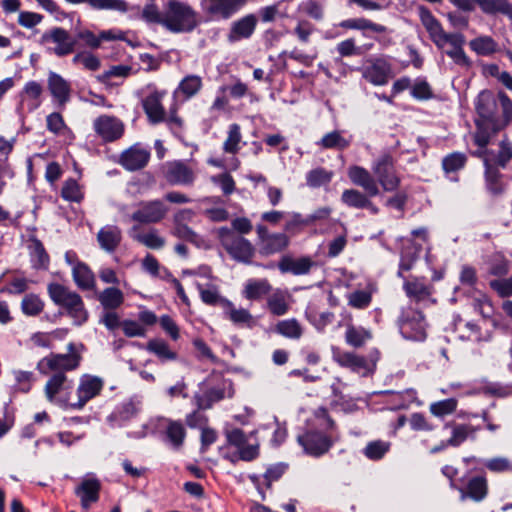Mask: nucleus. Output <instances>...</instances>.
I'll list each match as a JSON object with an SVG mask.
<instances>
[{"label": "nucleus", "instance_id": "obj_15", "mask_svg": "<svg viewBox=\"0 0 512 512\" xmlns=\"http://www.w3.org/2000/svg\"><path fill=\"white\" fill-rule=\"evenodd\" d=\"M142 402L137 396L130 397L119 403L111 414L107 417V421L111 426H124L127 422L135 418L141 410Z\"/></svg>", "mask_w": 512, "mask_h": 512}, {"label": "nucleus", "instance_id": "obj_32", "mask_svg": "<svg viewBox=\"0 0 512 512\" xmlns=\"http://www.w3.org/2000/svg\"><path fill=\"white\" fill-rule=\"evenodd\" d=\"M137 230L138 228L134 226L129 232L130 237L147 248L158 250L165 246V239L156 229L152 228L145 233H138Z\"/></svg>", "mask_w": 512, "mask_h": 512}, {"label": "nucleus", "instance_id": "obj_11", "mask_svg": "<svg viewBox=\"0 0 512 512\" xmlns=\"http://www.w3.org/2000/svg\"><path fill=\"white\" fill-rule=\"evenodd\" d=\"M105 381L103 378L91 374H83L79 379L77 387V401L71 403L70 408L81 410L84 406L95 397L99 396L104 388Z\"/></svg>", "mask_w": 512, "mask_h": 512}, {"label": "nucleus", "instance_id": "obj_59", "mask_svg": "<svg viewBox=\"0 0 512 512\" xmlns=\"http://www.w3.org/2000/svg\"><path fill=\"white\" fill-rule=\"evenodd\" d=\"M457 408V400L454 398H448L438 402H434L430 405V412L436 417H444L452 414Z\"/></svg>", "mask_w": 512, "mask_h": 512}, {"label": "nucleus", "instance_id": "obj_55", "mask_svg": "<svg viewBox=\"0 0 512 512\" xmlns=\"http://www.w3.org/2000/svg\"><path fill=\"white\" fill-rule=\"evenodd\" d=\"M477 392L496 397L512 396V383L503 385L497 382H489L479 388Z\"/></svg>", "mask_w": 512, "mask_h": 512}, {"label": "nucleus", "instance_id": "obj_5", "mask_svg": "<svg viewBox=\"0 0 512 512\" xmlns=\"http://www.w3.org/2000/svg\"><path fill=\"white\" fill-rule=\"evenodd\" d=\"M39 44L45 47L48 53L65 57L75 51L77 38L62 27H53L41 35Z\"/></svg>", "mask_w": 512, "mask_h": 512}, {"label": "nucleus", "instance_id": "obj_57", "mask_svg": "<svg viewBox=\"0 0 512 512\" xmlns=\"http://www.w3.org/2000/svg\"><path fill=\"white\" fill-rule=\"evenodd\" d=\"M502 175L500 172L489 165H486V182L488 190L493 194H501L504 190V185L501 182Z\"/></svg>", "mask_w": 512, "mask_h": 512}, {"label": "nucleus", "instance_id": "obj_6", "mask_svg": "<svg viewBox=\"0 0 512 512\" xmlns=\"http://www.w3.org/2000/svg\"><path fill=\"white\" fill-rule=\"evenodd\" d=\"M338 439L337 434L313 428L297 436L298 444L306 454L312 457H321L326 454Z\"/></svg>", "mask_w": 512, "mask_h": 512}, {"label": "nucleus", "instance_id": "obj_60", "mask_svg": "<svg viewBox=\"0 0 512 512\" xmlns=\"http://www.w3.org/2000/svg\"><path fill=\"white\" fill-rule=\"evenodd\" d=\"M61 195L65 200L80 202L83 198V193L76 180L68 179L64 182Z\"/></svg>", "mask_w": 512, "mask_h": 512}, {"label": "nucleus", "instance_id": "obj_12", "mask_svg": "<svg viewBox=\"0 0 512 512\" xmlns=\"http://www.w3.org/2000/svg\"><path fill=\"white\" fill-rule=\"evenodd\" d=\"M169 208L161 200L141 202L132 214L131 219L141 224H156L161 222Z\"/></svg>", "mask_w": 512, "mask_h": 512}, {"label": "nucleus", "instance_id": "obj_14", "mask_svg": "<svg viewBox=\"0 0 512 512\" xmlns=\"http://www.w3.org/2000/svg\"><path fill=\"white\" fill-rule=\"evenodd\" d=\"M248 0H202L203 11L217 19L228 20L235 15Z\"/></svg>", "mask_w": 512, "mask_h": 512}, {"label": "nucleus", "instance_id": "obj_31", "mask_svg": "<svg viewBox=\"0 0 512 512\" xmlns=\"http://www.w3.org/2000/svg\"><path fill=\"white\" fill-rule=\"evenodd\" d=\"M289 245V237L285 233H272L259 243V253L270 256L285 250Z\"/></svg>", "mask_w": 512, "mask_h": 512}, {"label": "nucleus", "instance_id": "obj_23", "mask_svg": "<svg viewBox=\"0 0 512 512\" xmlns=\"http://www.w3.org/2000/svg\"><path fill=\"white\" fill-rule=\"evenodd\" d=\"M48 89L52 97L56 100L60 107L66 105L70 100L71 86L61 75L50 72L48 76Z\"/></svg>", "mask_w": 512, "mask_h": 512}, {"label": "nucleus", "instance_id": "obj_62", "mask_svg": "<svg viewBox=\"0 0 512 512\" xmlns=\"http://www.w3.org/2000/svg\"><path fill=\"white\" fill-rule=\"evenodd\" d=\"M483 466L494 473L512 472V461L506 457L486 459Z\"/></svg>", "mask_w": 512, "mask_h": 512}, {"label": "nucleus", "instance_id": "obj_33", "mask_svg": "<svg viewBox=\"0 0 512 512\" xmlns=\"http://www.w3.org/2000/svg\"><path fill=\"white\" fill-rule=\"evenodd\" d=\"M481 11L487 15L501 14L512 20V3L510 0H474Z\"/></svg>", "mask_w": 512, "mask_h": 512}, {"label": "nucleus", "instance_id": "obj_64", "mask_svg": "<svg viewBox=\"0 0 512 512\" xmlns=\"http://www.w3.org/2000/svg\"><path fill=\"white\" fill-rule=\"evenodd\" d=\"M490 288L501 298L512 296V276L508 278L494 279L489 282Z\"/></svg>", "mask_w": 512, "mask_h": 512}, {"label": "nucleus", "instance_id": "obj_61", "mask_svg": "<svg viewBox=\"0 0 512 512\" xmlns=\"http://www.w3.org/2000/svg\"><path fill=\"white\" fill-rule=\"evenodd\" d=\"M466 162V156L462 153H451L442 161V167L445 173H453L462 169Z\"/></svg>", "mask_w": 512, "mask_h": 512}, {"label": "nucleus", "instance_id": "obj_27", "mask_svg": "<svg viewBox=\"0 0 512 512\" xmlns=\"http://www.w3.org/2000/svg\"><path fill=\"white\" fill-rule=\"evenodd\" d=\"M314 262L309 257L298 259L290 256H284L278 263V268L282 273H292L294 275H305L310 272Z\"/></svg>", "mask_w": 512, "mask_h": 512}, {"label": "nucleus", "instance_id": "obj_48", "mask_svg": "<svg viewBox=\"0 0 512 512\" xmlns=\"http://www.w3.org/2000/svg\"><path fill=\"white\" fill-rule=\"evenodd\" d=\"M99 301L105 309H116L123 303L124 295L120 289L109 287L100 293Z\"/></svg>", "mask_w": 512, "mask_h": 512}, {"label": "nucleus", "instance_id": "obj_19", "mask_svg": "<svg viewBox=\"0 0 512 512\" xmlns=\"http://www.w3.org/2000/svg\"><path fill=\"white\" fill-rule=\"evenodd\" d=\"M369 63V65L360 69L362 77L375 86L387 84L391 74L390 63L383 58L370 60Z\"/></svg>", "mask_w": 512, "mask_h": 512}, {"label": "nucleus", "instance_id": "obj_13", "mask_svg": "<svg viewBox=\"0 0 512 512\" xmlns=\"http://www.w3.org/2000/svg\"><path fill=\"white\" fill-rule=\"evenodd\" d=\"M93 129L104 142H114L124 134L123 122L112 115H100L93 121Z\"/></svg>", "mask_w": 512, "mask_h": 512}, {"label": "nucleus", "instance_id": "obj_18", "mask_svg": "<svg viewBox=\"0 0 512 512\" xmlns=\"http://www.w3.org/2000/svg\"><path fill=\"white\" fill-rule=\"evenodd\" d=\"M421 23L429 33L431 40L438 48L447 44V39L454 33H446L440 22L432 15L429 9L424 6L418 8Z\"/></svg>", "mask_w": 512, "mask_h": 512}, {"label": "nucleus", "instance_id": "obj_49", "mask_svg": "<svg viewBox=\"0 0 512 512\" xmlns=\"http://www.w3.org/2000/svg\"><path fill=\"white\" fill-rule=\"evenodd\" d=\"M391 443L383 440H374L367 443L363 449L366 458L377 461L382 459L390 450Z\"/></svg>", "mask_w": 512, "mask_h": 512}, {"label": "nucleus", "instance_id": "obj_39", "mask_svg": "<svg viewBox=\"0 0 512 512\" xmlns=\"http://www.w3.org/2000/svg\"><path fill=\"white\" fill-rule=\"evenodd\" d=\"M403 289L406 295L416 302L425 300L431 295V287L420 279L405 281Z\"/></svg>", "mask_w": 512, "mask_h": 512}, {"label": "nucleus", "instance_id": "obj_41", "mask_svg": "<svg viewBox=\"0 0 512 512\" xmlns=\"http://www.w3.org/2000/svg\"><path fill=\"white\" fill-rule=\"evenodd\" d=\"M345 338L347 343L353 348H362L368 341L372 339L370 330L363 327H356L353 325L348 326Z\"/></svg>", "mask_w": 512, "mask_h": 512}, {"label": "nucleus", "instance_id": "obj_30", "mask_svg": "<svg viewBox=\"0 0 512 512\" xmlns=\"http://www.w3.org/2000/svg\"><path fill=\"white\" fill-rule=\"evenodd\" d=\"M186 437V430L180 421L168 420L163 431V441L174 450H179Z\"/></svg>", "mask_w": 512, "mask_h": 512}, {"label": "nucleus", "instance_id": "obj_38", "mask_svg": "<svg viewBox=\"0 0 512 512\" xmlns=\"http://www.w3.org/2000/svg\"><path fill=\"white\" fill-rule=\"evenodd\" d=\"M452 427L451 437L448 439V444L452 447H458L464 443L469 436H473L477 428L471 424H453L446 423L445 428Z\"/></svg>", "mask_w": 512, "mask_h": 512}, {"label": "nucleus", "instance_id": "obj_63", "mask_svg": "<svg viewBox=\"0 0 512 512\" xmlns=\"http://www.w3.org/2000/svg\"><path fill=\"white\" fill-rule=\"evenodd\" d=\"M30 248L31 256L36 261L35 267L46 268L49 262V256L42 243L39 240H33Z\"/></svg>", "mask_w": 512, "mask_h": 512}, {"label": "nucleus", "instance_id": "obj_1", "mask_svg": "<svg viewBox=\"0 0 512 512\" xmlns=\"http://www.w3.org/2000/svg\"><path fill=\"white\" fill-rule=\"evenodd\" d=\"M80 362L81 354H49L38 362L37 369L41 374H51L44 387L45 396L50 403L70 408L73 381L65 373L78 368Z\"/></svg>", "mask_w": 512, "mask_h": 512}, {"label": "nucleus", "instance_id": "obj_29", "mask_svg": "<svg viewBox=\"0 0 512 512\" xmlns=\"http://www.w3.org/2000/svg\"><path fill=\"white\" fill-rule=\"evenodd\" d=\"M166 177L172 184L191 185L194 181V172L183 162L175 161L168 165Z\"/></svg>", "mask_w": 512, "mask_h": 512}, {"label": "nucleus", "instance_id": "obj_20", "mask_svg": "<svg viewBox=\"0 0 512 512\" xmlns=\"http://www.w3.org/2000/svg\"><path fill=\"white\" fill-rule=\"evenodd\" d=\"M347 174L350 181L354 185L361 187L368 196L375 197L379 195L380 188L377 181L366 168L358 165H352L348 168Z\"/></svg>", "mask_w": 512, "mask_h": 512}, {"label": "nucleus", "instance_id": "obj_58", "mask_svg": "<svg viewBox=\"0 0 512 512\" xmlns=\"http://www.w3.org/2000/svg\"><path fill=\"white\" fill-rule=\"evenodd\" d=\"M317 421V426L324 431L337 434V427L334 420L330 417L328 410L325 407H319L314 413Z\"/></svg>", "mask_w": 512, "mask_h": 512}, {"label": "nucleus", "instance_id": "obj_42", "mask_svg": "<svg viewBox=\"0 0 512 512\" xmlns=\"http://www.w3.org/2000/svg\"><path fill=\"white\" fill-rule=\"evenodd\" d=\"M339 26L344 29L351 30H366L369 29L376 33H385L387 28L384 25L374 23L365 18H352L346 19L339 23Z\"/></svg>", "mask_w": 512, "mask_h": 512}, {"label": "nucleus", "instance_id": "obj_36", "mask_svg": "<svg viewBox=\"0 0 512 512\" xmlns=\"http://www.w3.org/2000/svg\"><path fill=\"white\" fill-rule=\"evenodd\" d=\"M465 43V38L460 33H454L447 39V44H450L452 48L446 51V54L453 59V61L461 66H467L469 64L468 57L466 56L462 46Z\"/></svg>", "mask_w": 512, "mask_h": 512}, {"label": "nucleus", "instance_id": "obj_3", "mask_svg": "<svg viewBox=\"0 0 512 512\" xmlns=\"http://www.w3.org/2000/svg\"><path fill=\"white\" fill-rule=\"evenodd\" d=\"M142 92H146L141 100L142 108L147 117L149 124L157 125L166 123L168 128L177 133L183 128V119L177 114V105H171L169 113H167L162 101L167 95L166 90H160L154 83H148Z\"/></svg>", "mask_w": 512, "mask_h": 512}, {"label": "nucleus", "instance_id": "obj_53", "mask_svg": "<svg viewBox=\"0 0 512 512\" xmlns=\"http://www.w3.org/2000/svg\"><path fill=\"white\" fill-rule=\"evenodd\" d=\"M470 48L479 55H489L496 51V42L490 36L477 37L470 41Z\"/></svg>", "mask_w": 512, "mask_h": 512}, {"label": "nucleus", "instance_id": "obj_16", "mask_svg": "<svg viewBox=\"0 0 512 512\" xmlns=\"http://www.w3.org/2000/svg\"><path fill=\"white\" fill-rule=\"evenodd\" d=\"M234 395L232 383L229 380L223 379L219 384L213 386L200 394L195 396L198 409L205 410L212 407L216 402Z\"/></svg>", "mask_w": 512, "mask_h": 512}, {"label": "nucleus", "instance_id": "obj_22", "mask_svg": "<svg viewBox=\"0 0 512 512\" xmlns=\"http://www.w3.org/2000/svg\"><path fill=\"white\" fill-rule=\"evenodd\" d=\"M101 483L95 478L84 479L76 488L75 494L80 498L81 506L89 509L91 504L96 503L100 497Z\"/></svg>", "mask_w": 512, "mask_h": 512}, {"label": "nucleus", "instance_id": "obj_51", "mask_svg": "<svg viewBox=\"0 0 512 512\" xmlns=\"http://www.w3.org/2000/svg\"><path fill=\"white\" fill-rule=\"evenodd\" d=\"M333 177V173L324 168H316L309 171L306 175V183L309 187L318 188L328 184Z\"/></svg>", "mask_w": 512, "mask_h": 512}, {"label": "nucleus", "instance_id": "obj_50", "mask_svg": "<svg viewBox=\"0 0 512 512\" xmlns=\"http://www.w3.org/2000/svg\"><path fill=\"white\" fill-rule=\"evenodd\" d=\"M242 136L240 126L233 123L229 126L228 135L223 143V150L229 154H236L240 149Z\"/></svg>", "mask_w": 512, "mask_h": 512}, {"label": "nucleus", "instance_id": "obj_2", "mask_svg": "<svg viewBox=\"0 0 512 512\" xmlns=\"http://www.w3.org/2000/svg\"><path fill=\"white\" fill-rule=\"evenodd\" d=\"M140 18L148 25H159L174 33H190L200 24L199 13L186 1L168 0L160 8L154 0H147Z\"/></svg>", "mask_w": 512, "mask_h": 512}, {"label": "nucleus", "instance_id": "obj_43", "mask_svg": "<svg viewBox=\"0 0 512 512\" xmlns=\"http://www.w3.org/2000/svg\"><path fill=\"white\" fill-rule=\"evenodd\" d=\"M350 143V139L344 138L340 131L334 130L325 134L317 144L324 149L344 150Z\"/></svg>", "mask_w": 512, "mask_h": 512}, {"label": "nucleus", "instance_id": "obj_4", "mask_svg": "<svg viewBox=\"0 0 512 512\" xmlns=\"http://www.w3.org/2000/svg\"><path fill=\"white\" fill-rule=\"evenodd\" d=\"M47 290L51 300L63 307L75 324L82 325L87 321L88 312L79 294L59 283H50Z\"/></svg>", "mask_w": 512, "mask_h": 512}, {"label": "nucleus", "instance_id": "obj_26", "mask_svg": "<svg viewBox=\"0 0 512 512\" xmlns=\"http://www.w3.org/2000/svg\"><path fill=\"white\" fill-rule=\"evenodd\" d=\"M122 240V233L115 225H106L97 233V241L101 249L107 253H113Z\"/></svg>", "mask_w": 512, "mask_h": 512}, {"label": "nucleus", "instance_id": "obj_56", "mask_svg": "<svg viewBox=\"0 0 512 512\" xmlns=\"http://www.w3.org/2000/svg\"><path fill=\"white\" fill-rule=\"evenodd\" d=\"M72 63L74 65L81 64L85 69L90 71H97L101 66L99 58L87 51L75 54L72 58Z\"/></svg>", "mask_w": 512, "mask_h": 512}, {"label": "nucleus", "instance_id": "obj_17", "mask_svg": "<svg viewBox=\"0 0 512 512\" xmlns=\"http://www.w3.org/2000/svg\"><path fill=\"white\" fill-rule=\"evenodd\" d=\"M258 19L254 14H247L231 22L226 39L230 44L247 40L254 34Z\"/></svg>", "mask_w": 512, "mask_h": 512}, {"label": "nucleus", "instance_id": "obj_7", "mask_svg": "<svg viewBox=\"0 0 512 512\" xmlns=\"http://www.w3.org/2000/svg\"><path fill=\"white\" fill-rule=\"evenodd\" d=\"M219 238L222 246L234 260L243 263L251 262L254 247L247 239L224 227L219 229Z\"/></svg>", "mask_w": 512, "mask_h": 512}, {"label": "nucleus", "instance_id": "obj_24", "mask_svg": "<svg viewBox=\"0 0 512 512\" xmlns=\"http://www.w3.org/2000/svg\"><path fill=\"white\" fill-rule=\"evenodd\" d=\"M150 153L139 146H132L122 153L120 162L129 171H136L146 166Z\"/></svg>", "mask_w": 512, "mask_h": 512}, {"label": "nucleus", "instance_id": "obj_46", "mask_svg": "<svg viewBox=\"0 0 512 512\" xmlns=\"http://www.w3.org/2000/svg\"><path fill=\"white\" fill-rule=\"evenodd\" d=\"M368 198L370 196L366 192L363 193L357 189H346L341 195L342 203L355 209H364V206L368 204Z\"/></svg>", "mask_w": 512, "mask_h": 512}, {"label": "nucleus", "instance_id": "obj_44", "mask_svg": "<svg viewBox=\"0 0 512 512\" xmlns=\"http://www.w3.org/2000/svg\"><path fill=\"white\" fill-rule=\"evenodd\" d=\"M170 233L174 237L190 242L196 247L205 245L204 239L188 225H173Z\"/></svg>", "mask_w": 512, "mask_h": 512}, {"label": "nucleus", "instance_id": "obj_9", "mask_svg": "<svg viewBox=\"0 0 512 512\" xmlns=\"http://www.w3.org/2000/svg\"><path fill=\"white\" fill-rule=\"evenodd\" d=\"M399 330L406 339L413 341L425 340L426 322L423 314L411 307L404 309L399 318Z\"/></svg>", "mask_w": 512, "mask_h": 512}, {"label": "nucleus", "instance_id": "obj_28", "mask_svg": "<svg viewBox=\"0 0 512 512\" xmlns=\"http://www.w3.org/2000/svg\"><path fill=\"white\" fill-rule=\"evenodd\" d=\"M202 78L198 75H187L184 77L177 88L173 91V98L176 100L180 98L186 101L195 96L202 88Z\"/></svg>", "mask_w": 512, "mask_h": 512}, {"label": "nucleus", "instance_id": "obj_52", "mask_svg": "<svg viewBox=\"0 0 512 512\" xmlns=\"http://www.w3.org/2000/svg\"><path fill=\"white\" fill-rule=\"evenodd\" d=\"M44 308L43 301L36 294L26 295L21 302L22 312L27 316H37Z\"/></svg>", "mask_w": 512, "mask_h": 512}, {"label": "nucleus", "instance_id": "obj_21", "mask_svg": "<svg viewBox=\"0 0 512 512\" xmlns=\"http://www.w3.org/2000/svg\"><path fill=\"white\" fill-rule=\"evenodd\" d=\"M333 357L341 366L347 367L362 376L368 375L375 367V363L363 354H333Z\"/></svg>", "mask_w": 512, "mask_h": 512}, {"label": "nucleus", "instance_id": "obj_45", "mask_svg": "<svg viewBox=\"0 0 512 512\" xmlns=\"http://www.w3.org/2000/svg\"><path fill=\"white\" fill-rule=\"evenodd\" d=\"M267 307L275 316L286 314L289 309L286 293L281 290L273 292L267 299Z\"/></svg>", "mask_w": 512, "mask_h": 512}, {"label": "nucleus", "instance_id": "obj_10", "mask_svg": "<svg viewBox=\"0 0 512 512\" xmlns=\"http://www.w3.org/2000/svg\"><path fill=\"white\" fill-rule=\"evenodd\" d=\"M472 470L459 478L460 486L457 491L462 500L471 499L475 502H481L488 495V481L484 473L471 475Z\"/></svg>", "mask_w": 512, "mask_h": 512}, {"label": "nucleus", "instance_id": "obj_40", "mask_svg": "<svg viewBox=\"0 0 512 512\" xmlns=\"http://www.w3.org/2000/svg\"><path fill=\"white\" fill-rule=\"evenodd\" d=\"M72 4L88 3L90 7L97 10H115L119 12L128 11V3L124 0H66Z\"/></svg>", "mask_w": 512, "mask_h": 512}, {"label": "nucleus", "instance_id": "obj_34", "mask_svg": "<svg viewBox=\"0 0 512 512\" xmlns=\"http://www.w3.org/2000/svg\"><path fill=\"white\" fill-rule=\"evenodd\" d=\"M272 287L267 279H249L243 289V296L248 300H260L269 294Z\"/></svg>", "mask_w": 512, "mask_h": 512}, {"label": "nucleus", "instance_id": "obj_25", "mask_svg": "<svg viewBox=\"0 0 512 512\" xmlns=\"http://www.w3.org/2000/svg\"><path fill=\"white\" fill-rule=\"evenodd\" d=\"M225 317L240 327L252 328L256 325V318L244 308H236L229 300H222Z\"/></svg>", "mask_w": 512, "mask_h": 512}, {"label": "nucleus", "instance_id": "obj_8", "mask_svg": "<svg viewBox=\"0 0 512 512\" xmlns=\"http://www.w3.org/2000/svg\"><path fill=\"white\" fill-rule=\"evenodd\" d=\"M372 172L379 187L385 192L396 191L401 183V179L396 171L394 159L390 154L379 156L372 163Z\"/></svg>", "mask_w": 512, "mask_h": 512}, {"label": "nucleus", "instance_id": "obj_37", "mask_svg": "<svg viewBox=\"0 0 512 512\" xmlns=\"http://www.w3.org/2000/svg\"><path fill=\"white\" fill-rule=\"evenodd\" d=\"M72 276L80 289L89 290L94 287V274L85 263L77 262L73 266Z\"/></svg>", "mask_w": 512, "mask_h": 512}, {"label": "nucleus", "instance_id": "obj_54", "mask_svg": "<svg viewBox=\"0 0 512 512\" xmlns=\"http://www.w3.org/2000/svg\"><path fill=\"white\" fill-rule=\"evenodd\" d=\"M276 331L288 338L297 339L302 334V328L296 319L280 321L276 325Z\"/></svg>", "mask_w": 512, "mask_h": 512}, {"label": "nucleus", "instance_id": "obj_47", "mask_svg": "<svg viewBox=\"0 0 512 512\" xmlns=\"http://www.w3.org/2000/svg\"><path fill=\"white\" fill-rule=\"evenodd\" d=\"M420 251L421 246H416L414 244H411L409 247H405L401 251L399 271L397 273L399 277L404 278L403 272L409 271L413 267L415 261L418 259Z\"/></svg>", "mask_w": 512, "mask_h": 512}, {"label": "nucleus", "instance_id": "obj_35", "mask_svg": "<svg viewBox=\"0 0 512 512\" xmlns=\"http://www.w3.org/2000/svg\"><path fill=\"white\" fill-rule=\"evenodd\" d=\"M497 100L489 91H482L476 101V110L485 120H491L496 114Z\"/></svg>", "mask_w": 512, "mask_h": 512}]
</instances>
